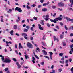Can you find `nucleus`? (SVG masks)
<instances>
[{
  "label": "nucleus",
  "mask_w": 73,
  "mask_h": 73,
  "mask_svg": "<svg viewBox=\"0 0 73 73\" xmlns=\"http://www.w3.org/2000/svg\"><path fill=\"white\" fill-rule=\"evenodd\" d=\"M42 52H43V53L44 55H47V52H46L45 50H42Z\"/></svg>",
  "instance_id": "obj_12"
},
{
  "label": "nucleus",
  "mask_w": 73,
  "mask_h": 73,
  "mask_svg": "<svg viewBox=\"0 0 73 73\" xmlns=\"http://www.w3.org/2000/svg\"><path fill=\"white\" fill-rule=\"evenodd\" d=\"M32 6L33 7H36V5H35L34 4H33L32 5Z\"/></svg>",
  "instance_id": "obj_59"
},
{
  "label": "nucleus",
  "mask_w": 73,
  "mask_h": 73,
  "mask_svg": "<svg viewBox=\"0 0 73 73\" xmlns=\"http://www.w3.org/2000/svg\"><path fill=\"white\" fill-rule=\"evenodd\" d=\"M17 27L16 25H14V29H17Z\"/></svg>",
  "instance_id": "obj_25"
},
{
  "label": "nucleus",
  "mask_w": 73,
  "mask_h": 73,
  "mask_svg": "<svg viewBox=\"0 0 73 73\" xmlns=\"http://www.w3.org/2000/svg\"><path fill=\"white\" fill-rule=\"evenodd\" d=\"M47 26L48 27H50V24L48 23H47Z\"/></svg>",
  "instance_id": "obj_27"
},
{
  "label": "nucleus",
  "mask_w": 73,
  "mask_h": 73,
  "mask_svg": "<svg viewBox=\"0 0 73 73\" xmlns=\"http://www.w3.org/2000/svg\"><path fill=\"white\" fill-rule=\"evenodd\" d=\"M50 19V18H44V20H46V21H48V20H49Z\"/></svg>",
  "instance_id": "obj_23"
},
{
  "label": "nucleus",
  "mask_w": 73,
  "mask_h": 73,
  "mask_svg": "<svg viewBox=\"0 0 73 73\" xmlns=\"http://www.w3.org/2000/svg\"><path fill=\"white\" fill-rule=\"evenodd\" d=\"M23 68H25V69H28V67H25L24 66H23Z\"/></svg>",
  "instance_id": "obj_62"
},
{
  "label": "nucleus",
  "mask_w": 73,
  "mask_h": 73,
  "mask_svg": "<svg viewBox=\"0 0 73 73\" xmlns=\"http://www.w3.org/2000/svg\"><path fill=\"white\" fill-rule=\"evenodd\" d=\"M70 29H72V30H73V26H71L70 27Z\"/></svg>",
  "instance_id": "obj_28"
},
{
  "label": "nucleus",
  "mask_w": 73,
  "mask_h": 73,
  "mask_svg": "<svg viewBox=\"0 0 73 73\" xmlns=\"http://www.w3.org/2000/svg\"><path fill=\"white\" fill-rule=\"evenodd\" d=\"M43 6H46L47 5L46 3H44L42 5Z\"/></svg>",
  "instance_id": "obj_56"
},
{
  "label": "nucleus",
  "mask_w": 73,
  "mask_h": 73,
  "mask_svg": "<svg viewBox=\"0 0 73 73\" xmlns=\"http://www.w3.org/2000/svg\"><path fill=\"white\" fill-rule=\"evenodd\" d=\"M44 21L43 20H41V22H40V23L42 25H44Z\"/></svg>",
  "instance_id": "obj_13"
},
{
  "label": "nucleus",
  "mask_w": 73,
  "mask_h": 73,
  "mask_svg": "<svg viewBox=\"0 0 73 73\" xmlns=\"http://www.w3.org/2000/svg\"><path fill=\"white\" fill-rule=\"evenodd\" d=\"M43 40H45L46 39V38H45V36L44 35L43 36Z\"/></svg>",
  "instance_id": "obj_44"
},
{
  "label": "nucleus",
  "mask_w": 73,
  "mask_h": 73,
  "mask_svg": "<svg viewBox=\"0 0 73 73\" xmlns=\"http://www.w3.org/2000/svg\"><path fill=\"white\" fill-rule=\"evenodd\" d=\"M72 47H73V44H72L70 45V48H72Z\"/></svg>",
  "instance_id": "obj_64"
},
{
  "label": "nucleus",
  "mask_w": 73,
  "mask_h": 73,
  "mask_svg": "<svg viewBox=\"0 0 73 73\" xmlns=\"http://www.w3.org/2000/svg\"><path fill=\"white\" fill-rule=\"evenodd\" d=\"M32 60H35V58L34 57H33V56H32Z\"/></svg>",
  "instance_id": "obj_60"
},
{
  "label": "nucleus",
  "mask_w": 73,
  "mask_h": 73,
  "mask_svg": "<svg viewBox=\"0 0 73 73\" xmlns=\"http://www.w3.org/2000/svg\"><path fill=\"white\" fill-rule=\"evenodd\" d=\"M12 60L14 61V62H16V61H17V60H16V59L15 58H13Z\"/></svg>",
  "instance_id": "obj_20"
},
{
  "label": "nucleus",
  "mask_w": 73,
  "mask_h": 73,
  "mask_svg": "<svg viewBox=\"0 0 73 73\" xmlns=\"http://www.w3.org/2000/svg\"><path fill=\"white\" fill-rule=\"evenodd\" d=\"M34 56H35V57L37 59H39V58H38V56H37V55H36V54H35Z\"/></svg>",
  "instance_id": "obj_30"
},
{
  "label": "nucleus",
  "mask_w": 73,
  "mask_h": 73,
  "mask_svg": "<svg viewBox=\"0 0 73 73\" xmlns=\"http://www.w3.org/2000/svg\"><path fill=\"white\" fill-rule=\"evenodd\" d=\"M44 57L45 58H48V59L49 60V58L47 56H45Z\"/></svg>",
  "instance_id": "obj_48"
},
{
  "label": "nucleus",
  "mask_w": 73,
  "mask_h": 73,
  "mask_svg": "<svg viewBox=\"0 0 73 73\" xmlns=\"http://www.w3.org/2000/svg\"><path fill=\"white\" fill-rule=\"evenodd\" d=\"M69 10H72V11H73V9L72 8H70L69 9Z\"/></svg>",
  "instance_id": "obj_63"
},
{
  "label": "nucleus",
  "mask_w": 73,
  "mask_h": 73,
  "mask_svg": "<svg viewBox=\"0 0 73 73\" xmlns=\"http://www.w3.org/2000/svg\"><path fill=\"white\" fill-rule=\"evenodd\" d=\"M15 52L16 54H19V53H18V52H17V51L15 50Z\"/></svg>",
  "instance_id": "obj_53"
},
{
  "label": "nucleus",
  "mask_w": 73,
  "mask_h": 73,
  "mask_svg": "<svg viewBox=\"0 0 73 73\" xmlns=\"http://www.w3.org/2000/svg\"><path fill=\"white\" fill-rule=\"evenodd\" d=\"M0 57L1 58H2L1 59L2 60V61L3 62V60L4 59V56H3L1 55H0Z\"/></svg>",
  "instance_id": "obj_14"
},
{
  "label": "nucleus",
  "mask_w": 73,
  "mask_h": 73,
  "mask_svg": "<svg viewBox=\"0 0 73 73\" xmlns=\"http://www.w3.org/2000/svg\"><path fill=\"white\" fill-rule=\"evenodd\" d=\"M24 56L25 57V59H28V58H29V57L28 55H25Z\"/></svg>",
  "instance_id": "obj_18"
},
{
  "label": "nucleus",
  "mask_w": 73,
  "mask_h": 73,
  "mask_svg": "<svg viewBox=\"0 0 73 73\" xmlns=\"http://www.w3.org/2000/svg\"><path fill=\"white\" fill-rule=\"evenodd\" d=\"M56 13H54V14L53 15V17H55V16H56Z\"/></svg>",
  "instance_id": "obj_54"
},
{
  "label": "nucleus",
  "mask_w": 73,
  "mask_h": 73,
  "mask_svg": "<svg viewBox=\"0 0 73 73\" xmlns=\"http://www.w3.org/2000/svg\"><path fill=\"white\" fill-rule=\"evenodd\" d=\"M1 22H2L3 23H4V20H3V18H1Z\"/></svg>",
  "instance_id": "obj_37"
},
{
  "label": "nucleus",
  "mask_w": 73,
  "mask_h": 73,
  "mask_svg": "<svg viewBox=\"0 0 73 73\" xmlns=\"http://www.w3.org/2000/svg\"><path fill=\"white\" fill-rule=\"evenodd\" d=\"M3 62L5 63H10L11 62V60L9 58H6L5 60H3Z\"/></svg>",
  "instance_id": "obj_2"
},
{
  "label": "nucleus",
  "mask_w": 73,
  "mask_h": 73,
  "mask_svg": "<svg viewBox=\"0 0 73 73\" xmlns=\"http://www.w3.org/2000/svg\"><path fill=\"white\" fill-rule=\"evenodd\" d=\"M24 22H25V20L24 19L22 20L21 21V23H24Z\"/></svg>",
  "instance_id": "obj_57"
},
{
  "label": "nucleus",
  "mask_w": 73,
  "mask_h": 73,
  "mask_svg": "<svg viewBox=\"0 0 73 73\" xmlns=\"http://www.w3.org/2000/svg\"><path fill=\"white\" fill-rule=\"evenodd\" d=\"M30 30H31V31H34V30H33V27H32L30 28Z\"/></svg>",
  "instance_id": "obj_35"
},
{
  "label": "nucleus",
  "mask_w": 73,
  "mask_h": 73,
  "mask_svg": "<svg viewBox=\"0 0 73 73\" xmlns=\"http://www.w3.org/2000/svg\"><path fill=\"white\" fill-rule=\"evenodd\" d=\"M64 59H65V58H64V57H63L61 58V60L62 61H64Z\"/></svg>",
  "instance_id": "obj_52"
},
{
  "label": "nucleus",
  "mask_w": 73,
  "mask_h": 73,
  "mask_svg": "<svg viewBox=\"0 0 73 73\" xmlns=\"http://www.w3.org/2000/svg\"><path fill=\"white\" fill-rule=\"evenodd\" d=\"M28 29H25L24 30V32H28Z\"/></svg>",
  "instance_id": "obj_21"
},
{
  "label": "nucleus",
  "mask_w": 73,
  "mask_h": 73,
  "mask_svg": "<svg viewBox=\"0 0 73 73\" xmlns=\"http://www.w3.org/2000/svg\"><path fill=\"white\" fill-rule=\"evenodd\" d=\"M65 29H66V30H68V27H66V25L65 26Z\"/></svg>",
  "instance_id": "obj_45"
},
{
  "label": "nucleus",
  "mask_w": 73,
  "mask_h": 73,
  "mask_svg": "<svg viewBox=\"0 0 73 73\" xmlns=\"http://www.w3.org/2000/svg\"><path fill=\"white\" fill-rule=\"evenodd\" d=\"M58 10H59V11H62L63 9H60V8H58Z\"/></svg>",
  "instance_id": "obj_36"
},
{
  "label": "nucleus",
  "mask_w": 73,
  "mask_h": 73,
  "mask_svg": "<svg viewBox=\"0 0 73 73\" xmlns=\"http://www.w3.org/2000/svg\"><path fill=\"white\" fill-rule=\"evenodd\" d=\"M55 73V70H52V72H50V73Z\"/></svg>",
  "instance_id": "obj_58"
},
{
  "label": "nucleus",
  "mask_w": 73,
  "mask_h": 73,
  "mask_svg": "<svg viewBox=\"0 0 73 73\" xmlns=\"http://www.w3.org/2000/svg\"><path fill=\"white\" fill-rule=\"evenodd\" d=\"M70 37H72L73 36V33H71L70 34Z\"/></svg>",
  "instance_id": "obj_46"
},
{
  "label": "nucleus",
  "mask_w": 73,
  "mask_h": 73,
  "mask_svg": "<svg viewBox=\"0 0 73 73\" xmlns=\"http://www.w3.org/2000/svg\"><path fill=\"white\" fill-rule=\"evenodd\" d=\"M62 20V18L59 17L58 18H56L54 19V20H53L52 19H50V21H51V22H54V23H57V21H58V20H59L61 21Z\"/></svg>",
  "instance_id": "obj_1"
},
{
  "label": "nucleus",
  "mask_w": 73,
  "mask_h": 73,
  "mask_svg": "<svg viewBox=\"0 0 73 73\" xmlns=\"http://www.w3.org/2000/svg\"><path fill=\"white\" fill-rule=\"evenodd\" d=\"M33 19H34V20H37V18L34 17H33Z\"/></svg>",
  "instance_id": "obj_22"
},
{
  "label": "nucleus",
  "mask_w": 73,
  "mask_h": 73,
  "mask_svg": "<svg viewBox=\"0 0 73 73\" xmlns=\"http://www.w3.org/2000/svg\"><path fill=\"white\" fill-rule=\"evenodd\" d=\"M36 50H38V52H40V48H39L37 47L36 48Z\"/></svg>",
  "instance_id": "obj_38"
},
{
  "label": "nucleus",
  "mask_w": 73,
  "mask_h": 73,
  "mask_svg": "<svg viewBox=\"0 0 73 73\" xmlns=\"http://www.w3.org/2000/svg\"><path fill=\"white\" fill-rule=\"evenodd\" d=\"M58 70L59 71V72H61V71H62V69L61 68H60L58 69Z\"/></svg>",
  "instance_id": "obj_40"
},
{
  "label": "nucleus",
  "mask_w": 73,
  "mask_h": 73,
  "mask_svg": "<svg viewBox=\"0 0 73 73\" xmlns=\"http://www.w3.org/2000/svg\"><path fill=\"white\" fill-rule=\"evenodd\" d=\"M59 24H60L62 26V25H64V24H63V23H62V22H60Z\"/></svg>",
  "instance_id": "obj_47"
},
{
  "label": "nucleus",
  "mask_w": 73,
  "mask_h": 73,
  "mask_svg": "<svg viewBox=\"0 0 73 73\" xmlns=\"http://www.w3.org/2000/svg\"><path fill=\"white\" fill-rule=\"evenodd\" d=\"M62 44L63 46H66V43L65 42H63L62 43Z\"/></svg>",
  "instance_id": "obj_31"
},
{
  "label": "nucleus",
  "mask_w": 73,
  "mask_h": 73,
  "mask_svg": "<svg viewBox=\"0 0 73 73\" xmlns=\"http://www.w3.org/2000/svg\"><path fill=\"white\" fill-rule=\"evenodd\" d=\"M49 53H50V56H52V55H53V52H49Z\"/></svg>",
  "instance_id": "obj_24"
},
{
  "label": "nucleus",
  "mask_w": 73,
  "mask_h": 73,
  "mask_svg": "<svg viewBox=\"0 0 73 73\" xmlns=\"http://www.w3.org/2000/svg\"><path fill=\"white\" fill-rule=\"evenodd\" d=\"M60 38H61V39H62V38L64 37V35L62 34L60 36Z\"/></svg>",
  "instance_id": "obj_26"
},
{
  "label": "nucleus",
  "mask_w": 73,
  "mask_h": 73,
  "mask_svg": "<svg viewBox=\"0 0 73 73\" xmlns=\"http://www.w3.org/2000/svg\"><path fill=\"white\" fill-rule=\"evenodd\" d=\"M56 6H53L52 7V8H53V9H55V8H56Z\"/></svg>",
  "instance_id": "obj_49"
},
{
  "label": "nucleus",
  "mask_w": 73,
  "mask_h": 73,
  "mask_svg": "<svg viewBox=\"0 0 73 73\" xmlns=\"http://www.w3.org/2000/svg\"><path fill=\"white\" fill-rule=\"evenodd\" d=\"M13 30H11L10 31V33L11 36H13Z\"/></svg>",
  "instance_id": "obj_9"
},
{
  "label": "nucleus",
  "mask_w": 73,
  "mask_h": 73,
  "mask_svg": "<svg viewBox=\"0 0 73 73\" xmlns=\"http://www.w3.org/2000/svg\"><path fill=\"white\" fill-rule=\"evenodd\" d=\"M40 3H44V0H40Z\"/></svg>",
  "instance_id": "obj_43"
},
{
  "label": "nucleus",
  "mask_w": 73,
  "mask_h": 73,
  "mask_svg": "<svg viewBox=\"0 0 73 73\" xmlns=\"http://www.w3.org/2000/svg\"><path fill=\"white\" fill-rule=\"evenodd\" d=\"M73 1H72V2H71V5H70V7H73Z\"/></svg>",
  "instance_id": "obj_42"
},
{
  "label": "nucleus",
  "mask_w": 73,
  "mask_h": 73,
  "mask_svg": "<svg viewBox=\"0 0 73 73\" xmlns=\"http://www.w3.org/2000/svg\"><path fill=\"white\" fill-rule=\"evenodd\" d=\"M12 11V9H9V11H7V13H9L10 12H11Z\"/></svg>",
  "instance_id": "obj_16"
},
{
  "label": "nucleus",
  "mask_w": 73,
  "mask_h": 73,
  "mask_svg": "<svg viewBox=\"0 0 73 73\" xmlns=\"http://www.w3.org/2000/svg\"><path fill=\"white\" fill-rule=\"evenodd\" d=\"M55 27H56L57 28V29H60V28H59V27H58L57 25H56L55 26Z\"/></svg>",
  "instance_id": "obj_32"
},
{
  "label": "nucleus",
  "mask_w": 73,
  "mask_h": 73,
  "mask_svg": "<svg viewBox=\"0 0 73 73\" xmlns=\"http://www.w3.org/2000/svg\"><path fill=\"white\" fill-rule=\"evenodd\" d=\"M24 37L25 40H28V38L27 36H24Z\"/></svg>",
  "instance_id": "obj_55"
},
{
  "label": "nucleus",
  "mask_w": 73,
  "mask_h": 73,
  "mask_svg": "<svg viewBox=\"0 0 73 73\" xmlns=\"http://www.w3.org/2000/svg\"><path fill=\"white\" fill-rule=\"evenodd\" d=\"M58 6L59 7H64V3L60 2L58 3Z\"/></svg>",
  "instance_id": "obj_6"
},
{
  "label": "nucleus",
  "mask_w": 73,
  "mask_h": 73,
  "mask_svg": "<svg viewBox=\"0 0 73 73\" xmlns=\"http://www.w3.org/2000/svg\"><path fill=\"white\" fill-rule=\"evenodd\" d=\"M46 4L47 5H49V1H48Z\"/></svg>",
  "instance_id": "obj_61"
},
{
  "label": "nucleus",
  "mask_w": 73,
  "mask_h": 73,
  "mask_svg": "<svg viewBox=\"0 0 73 73\" xmlns=\"http://www.w3.org/2000/svg\"><path fill=\"white\" fill-rule=\"evenodd\" d=\"M66 19L67 20V22H69V21H71V23H73V19H72V20L70 19V18H68V17H64L65 19Z\"/></svg>",
  "instance_id": "obj_5"
},
{
  "label": "nucleus",
  "mask_w": 73,
  "mask_h": 73,
  "mask_svg": "<svg viewBox=\"0 0 73 73\" xmlns=\"http://www.w3.org/2000/svg\"><path fill=\"white\" fill-rule=\"evenodd\" d=\"M38 26L39 27V29H40V30H44V29L41 26L40 24H38Z\"/></svg>",
  "instance_id": "obj_7"
},
{
  "label": "nucleus",
  "mask_w": 73,
  "mask_h": 73,
  "mask_svg": "<svg viewBox=\"0 0 73 73\" xmlns=\"http://www.w3.org/2000/svg\"><path fill=\"white\" fill-rule=\"evenodd\" d=\"M49 15L48 14H47L45 16V17L46 18H48L49 17Z\"/></svg>",
  "instance_id": "obj_39"
},
{
  "label": "nucleus",
  "mask_w": 73,
  "mask_h": 73,
  "mask_svg": "<svg viewBox=\"0 0 73 73\" xmlns=\"http://www.w3.org/2000/svg\"><path fill=\"white\" fill-rule=\"evenodd\" d=\"M27 47H28L29 48H33V46L32 44L29 42L27 43Z\"/></svg>",
  "instance_id": "obj_3"
},
{
  "label": "nucleus",
  "mask_w": 73,
  "mask_h": 73,
  "mask_svg": "<svg viewBox=\"0 0 73 73\" xmlns=\"http://www.w3.org/2000/svg\"><path fill=\"white\" fill-rule=\"evenodd\" d=\"M68 65H69V63H66V65H65L66 66H68Z\"/></svg>",
  "instance_id": "obj_51"
},
{
  "label": "nucleus",
  "mask_w": 73,
  "mask_h": 73,
  "mask_svg": "<svg viewBox=\"0 0 73 73\" xmlns=\"http://www.w3.org/2000/svg\"><path fill=\"white\" fill-rule=\"evenodd\" d=\"M30 39L31 40H33V37H32L30 38Z\"/></svg>",
  "instance_id": "obj_50"
},
{
  "label": "nucleus",
  "mask_w": 73,
  "mask_h": 73,
  "mask_svg": "<svg viewBox=\"0 0 73 73\" xmlns=\"http://www.w3.org/2000/svg\"><path fill=\"white\" fill-rule=\"evenodd\" d=\"M18 69H20L21 68V65H18Z\"/></svg>",
  "instance_id": "obj_34"
},
{
  "label": "nucleus",
  "mask_w": 73,
  "mask_h": 73,
  "mask_svg": "<svg viewBox=\"0 0 73 73\" xmlns=\"http://www.w3.org/2000/svg\"><path fill=\"white\" fill-rule=\"evenodd\" d=\"M47 8H44L42 9V11L43 12H46L47 11Z\"/></svg>",
  "instance_id": "obj_11"
},
{
  "label": "nucleus",
  "mask_w": 73,
  "mask_h": 73,
  "mask_svg": "<svg viewBox=\"0 0 73 73\" xmlns=\"http://www.w3.org/2000/svg\"><path fill=\"white\" fill-rule=\"evenodd\" d=\"M59 56H61V57H62V56H63V53H59Z\"/></svg>",
  "instance_id": "obj_29"
},
{
  "label": "nucleus",
  "mask_w": 73,
  "mask_h": 73,
  "mask_svg": "<svg viewBox=\"0 0 73 73\" xmlns=\"http://www.w3.org/2000/svg\"><path fill=\"white\" fill-rule=\"evenodd\" d=\"M22 35L23 36L27 37V34L25 33H23L22 34Z\"/></svg>",
  "instance_id": "obj_10"
},
{
  "label": "nucleus",
  "mask_w": 73,
  "mask_h": 73,
  "mask_svg": "<svg viewBox=\"0 0 73 73\" xmlns=\"http://www.w3.org/2000/svg\"><path fill=\"white\" fill-rule=\"evenodd\" d=\"M26 8L27 9H28V10L31 9V7H29L28 5H27Z\"/></svg>",
  "instance_id": "obj_15"
},
{
  "label": "nucleus",
  "mask_w": 73,
  "mask_h": 73,
  "mask_svg": "<svg viewBox=\"0 0 73 73\" xmlns=\"http://www.w3.org/2000/svg\"><path fill=\"white\" fill-rule=\"evenodd\" d=\"M26 28L27 29H29V26H26Z\"/></svg>",
  "instance_id": "obj_41"
},
{
  "label": "nucleus",
  "mask_w": 73,
  "mask_h": 73,
  "mask_svg": "<svg viewBox=\"0 0 73 73\" xmlns=\"http://www.w3.org/2000/svg\"><path fill=\"white\" fill-rule=\"evenodd\" d=\"M15 11H18L19 12H22V11L21 10V8L19 7H16L15 9Z\"/></svg>",
  "instance_id": "obj_4"
},
{
  "label": "nucleus",
  "mask_w": 73,
  "mask_h": 73,
  "mask_svg": "<svg viewBox=\"0 0 73 73\" xmlns=\"http://www.w3.org/2000/svg\"><path fill=\"white\" fill-rule=\"evenodd\" d=\"M21 48L22 49H23V47L21 45V44L20 43H19V49H20Z\"/></svg>",
  "instance_id": "obj_8"
},
{
  "label": "nucleus",
  "mask_w": 73,
  "mask_h": 73,
  "mask_svg": "<svg viewBox=\"0 0 73 73\" xmlns=\"http://www.w3.org/2000/svg\"><path fill=\"white\" fill-rule=\"evenodd\" d=\"M53 37L54 41H56V40H57V38H56V37L55 36H54Z\"/></svg>",
  "instance_id": "obj_17"
},
{
  "label": "nucleus",
  "mask_w": 73,
  "mask_h": 73,
  "mask_svg": "<svg viewBox=\"0 0 73 73\" xmlns=\"http://www.w3.org/2000/svg\"><path fill=\"white\" fill-rule=\"evenodd\" d=\"M71 71L72 73H73V67H72L71 69Z\"/></svg>",
  "instance_id": "obj_33"
},
{
  "label": "nucleus",
  "mask_w": 73,
  "mask_h": 73,
  "mask_svg": "<svg viewBox=\"0 0 73 73\" xmlns=\"http://www.w3.org/2000/svg\"><path fill=\"white\" fill-rule=\"evenodd\" d=\"M5 72H7V71H8V68H6L4 69Z\"/></svg>",
  "instance_id": "obj_19"
}]
</instances>
